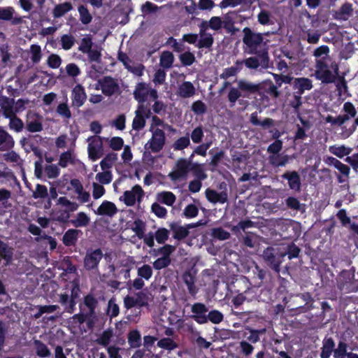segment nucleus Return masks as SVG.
Masks as SVG:
<instances>
[{
	"instance_id": "f257e3e1",
	"label": "nucleus",
	"mask_w": 358,
	"mask_h": 358,
	"mask_svg": "<svg viewBox=\"0 0 358 358\" xmlns=\"http://www.w3.org/2000/svg\"><path fill=\"white\" fill-rule=\"evenodd\" d=\"M242 31L244 52L258 56L261 59L262 66L266 68L269 62V56L267 48H262V45H265L266 43L264 42V34L256 32L248 27H244Z\"/></svg>"
},
{
	"instance_id": "f03ea898",
	"label": "nucleus",
	"mask_w": 358,
	"mask_h": 358,
	"mask_svg": "<svg viewBox=\"0 0 358 358\" xmlns=\"http://www.w3.org/2000/svg\"><path fill=\"white\" fill-rule=\"evenodd\" d=\"M261 88L259 83L241 79L237 81V87H231L228 92L227 99L229 106L234 107L238 101L240 105L244 104V99H251L260 96Z\"/></svg>"
},
{
	"instance_id": "7ed1b4c3",
	"label": "nucleus",
	"mask_w": 358,
	"mask_h": 358,
	"mask_svg": "<svg viewBox=\"0 0 358 358\" xmlns=\"http://www.w3.org/2000/svg\"><path fill=\"white\" fill-rule=\"evenodd\" d=\"M81 289L78 282L68 283L64 292L59 294L57 302L63 307L64 312L72 314L76 310L77 299L80 297Z\"/></svg>"
},
{
	"instance_id": "20e7f679",
	"label": "nucleus",
	"mask_w": 358,
	"mask_h": 358,
	"mask_svg": "<svg viewBox=\"0 0 358 358\" xmlns=\"http://www.w3.org/2000/svg\"><path fill=\"white\" fill-rule=\"evenodd\" d=\"M262 257L271 269L277 273H280V264L285 258L282 252L273 247H268L263 251Z\"/></svg>"
},
{
	"instance_id": "39448f33",
	"label": "nucleus",
	"mask_w": 358,
	"mask_h": 358,
	"mask_svg": "<svg viewBox=\"0 0 358 358\" xmlns=\"http://www.w3.org/2000/svg\"><path fill=\"white\" fill-rule=\"evenodd\" d=\"M280 236L284 239L297 237L300 232V224L292 220H282L278 223Z\"/></svg>"
},
{
	"instance_id": "423d86ee",
	"label": "nucleus",
	"mask_w": 358,
	"mask_h": 358,
	"mask_svg": "<svg viewBox=\"0 0 358 358\" xmlns=\"http://www.w3.org/2000/svg\"><path fill=\"white\" fill-rule=\"evenodd\" d=\"M315 68V76L316 79L326 84L332 83L335 81L336 76L329 69V66L324 58L316 60Z\"/></svg>"
},
{
	"instance_id": "0eeeda50",
	"label": "nucleus",
	"mask_w": 358,
	"mask_h": 358,
	"mask_svg": "<svg viewBox=\"0 0 358 358\" xmlns=\"http://www.w3.org/2000/svg\"><path fill=\"white\" fill-rule=\"evenodd\" d=\"M193 157L194 153L190 155L189 159L180 158L176 162L174 171L171 172L169 175L172 180H178L180 178L187 176L190 171Z\"/></svg>"
},
{
	"instance_id": "6e6552de",
	"label": "nucleus",
	"mask_w": 358,
	"mask_h": 358,
	"mask_svg": "<svg viewBox=\"0 0 358 358\" xmlns=\"http://www.w3.org/2000/svg\"><path fill=\"white\" fill-rule=\"evenodd\" d=\"M261 88L259 100L262 103L270 102V98L276 99L280 96V91L274 86L271 80H267L260 82Z\"/></svg>"
},
{
	"instance_id": "1a4fd4ad",
	"label": "nucleus",
	"mask_w": 358,
	"mask_h": 358,
	"mask_svg": "<svg viewBox=\"0 0 358 358\" xmlns=\"http://www.w3.org/2000/svg\"><path fill=\"white\" fill-rule=\"evenodd\" d=\"M102 258L103 252L100 248L87 250L83 260L85 268L87 271L97 269Z\"/></svg>"
},
{
	"instance_id": "9d476101",
	"label": "nucleus",
	"mask_w": 358,
	"mask_h": 358,
	"mask_svg": "<svg viewBox=\"0 0 358 358\" xmlns=\"http://www.w3.org/2000/svg\"><path fill=\"white\" fill-rule=\"evenodd\" d=\"M254 349L255 348L252 344L245 340H243L239 343V353L245 358H273L271 355L265 350H259L256 353L255 357H251Z\"/></svg>"
},
{
	"instance_id": "9b49d317",
	"label": "nucleus",
	"mask_w": 358,
	"mask_h": 358,
	"mask_svg": "<svg viewBox=\"0 0 358 358\" xmlns=\"http://www.w3.org/2000/svg\"><path fill=\"white\" fill-rule=\"evenodd\" d=\"M355 273L350 271L344 270L341 273L339 287L346 292H357L358 287L355 285Z\"/></svg>"
},
{
	"instance_id": "f8f14e48",
	"label": "nucleus",
	"mask_w": 358,
	"mask_h": 358,
	"mask_svg": "<svg viewBox=\"0 0 358 358\" xmlns=\"http://www.w3.org/2000/svg\"><path fill=\"white\" fill-rule=\"evenodd\" d=\"M191 311L193 313L191 318L199 324H206L208 307L203 303L196 302L192 305Z\"/></svg>"
},
{
	"instance_id": "ddd939ff",
	"label": "nucleus",
	"mask_w": 358,
	"mask_h": 358,
	"mask_svg": "<svg viewBox=\"0 0 358 358\" xmlns=\"http://www.w3.org/2000/svg\"><path fill=\"white\" fill-rule=\"evenodd\" d=\"M99 305L98 299L92 293H88L83 297V302L79 304L80 310L86 311L90 315L96 318V308Z\"/></svg>"
},
{
	"instance_id": "4468645a",
	"label": "nucleus",
	"mask_w": 358,
	"mask_h": 358,
	"mask_svg": "<svg viewBox=\"0 0 358 358\" xmlns=\"http://www.w3.org/2000/svg\"><path fill=\"white\" fill-rule=\"evenodd\" d=\"M166 137L164 131L161 129H156L152 131V136L149 141V148L152 152H158L162 150L165 144Z\"/></svg>"
},
{
	"instance_id": "2eb2a0df",
	"label": "nucleus",
	"mask_w": 358,
	"mask_h": 358,
	"mask_svg": "<svg viewBox=\"0 0 358 358\" xmlns=\"http://www.w3.org/2000/svg\"><path fill=\"white\" fill-rule=\"evenodd\" d=\"M87 98V96L84 87L80 84H77L71 92L72 106L77 108L83 106Z\"/></svg>"
},
{
	"instance_id": "dca6fc26",
	"label": "nucleus",
	"mask_w": 358,
	"mask_h": 358,
	"mask_svg": "<svg viewBox=\"0 0 358 358\" xmlns=\"http://www.w3.org/2000/svg\"><path fill=\"white\" fill-rule=\"evenodd\" d=\"M25 129L31 133L39 132L43 130L41 117L37 113L32 111L27 113Z\"/></svg>"
},
{
	"instance_id": "f3484780",
	"label": "nucleus",
	"mask_w": 358,
	"mask_h": 358,
	"mask_svg": "<svg viewBox=\"0 0 358 358\" xmlns=\"http://www.w3.org/2000/svg\"><path fill=\"white\" fill-rule=\"evenodd\" d=\"M282 179L287 180L290 189L294 192H300L301 180L299 173L296 171H287L282 176Z\"/></svg>"
},
{
	"instance_id": "a211bd4d",
	"label": "nucleus",
	"mask_w": 358,
	"mask_h": 358,
	"mask_svg": "<svg viewBox=\"0 0 358 358\" xmlns=\"http://www.w3.org/2000/svg\"><path fill=\"white\" fill-rule=\"evenodd\" d=\"M102 93L108 96L114 94L118 90L119 86L115 80L110 76H105L99 80Z\"/></svg>"
},
{
	"instance_id": "6ab92c4d",
	"label": "nucleus",
	"mask_w": 358,
	"mask_h": 358,
	"mask_svg": "<svg viewBox=\"0 0 358 358\" xmlns=\"http://www.w3.org/2000/svg\"><path fill=\"white\" fill-rule=\"evenodd\" d=\"M144 192L142 187L136 185L132 187L131 191H125L124 192V202L127 206H132L136 203V196L138 201L143 197Z\"/></svg>"
},
{
	"instance_id": "aec40b11",
	"label": "nucleus",
	"mask_w": 358,
	"mask_h": 358,
	"mask_svg": "<svg viewBox=\"0 0 358 358\" xmlns=\"http://www.w3.org/2000/svg\"><path fill=\"white\" fill-rule=\"evenodd\" d=\"M353 15L352 4L350 2H345L337 10L333 11V17L340 21H346Z\"/></svg>"
},
{
	"instance_id": "412c9836",
	"label": "nucleus",
	"mask_w": 358,
	"mask_h": 358,
	"mask_svg": "<svg viewBox=\"0 0 358 358\" xmlns=\"http://www.w3.org/2000/svg\"><path fill=\"white\" fill-rule=\"evenodd\" d=\"M266 328L256 329L252 327H247L244 331L243 337L245 341L253 344L259 342L261 340V337L266 334Z\"/></svg>"
},
{
	"instance_id": "4be33fe9",
	"label": "nucleus",
	"mask_w": 358,
	"mask_h": 358,
	"mask_svg": "<svg viewBox=\"0 0 358 358\" xmlns=\"http://www.w3.org/2000/svg\"><path fill=\"white\" fill-rule=\"evenodd\" d=\"M13 248L0 240V262L3 261L4 266H9L13 260Z\"/></svg>"
},
{
	"instance_id": "5701e85b",
	"label": "nucleus",
	"mask_w": 358,
	"mask_h": 358,
	"mask_svg": "<svg viewBox=\"0 0 358 358\" xmlns=\"http://www.w3.org/2000/svg\"><path fill=\"white\" fill-rule=\"evenodd\" d=\"M231 292L234 294H248L252 288L250 283L246 278L236 279L231 285Z\"/></svg>"
},
{
	"instance_id": "b1692460",
	"label": "nucleus",
	"mask_w": 358,
	"mask_h": 358,
	"mask_svg": "<svg viewBox=\"0 0 358 358\" xmlns=\"http://www.w3.org/2000/svg\"><path fill=\"white\" fill-rule=\"evenodd\" d=\"M205 194L208 201L213 203H220L223 204L226 203L228 199V195L225 191L217 192L215 189L208 188Z\"/></svg>"
},
{
	"instance_id": "393cba45",
	"label": "nucleus",
	"mask_w": 358,
	"mask_h": 358,
	"mask_svg": "<svg viewBox=\"0 0 358 358\" xmlns=\"http://www.w3.org/2000/svg\"><path fill=\"white\" fill-rule=\"evenodd\" d=\"M169 227L172 231L173 238L177 241L183 240L189 234V231L187 230L185 226H181L180 222H172Z\"/></svg>"
},
{
	"instance_id": "a878e982",
	"label": "nucleus",
	"mask_w": 358,
	"mask_h": 358,
	"mask_svg": "<svg viewBox=\"0 0 358 358\" xmlns=\"http://www.w3.org/2000/svg\"><path fill=\"white\" fill-rule=\"evenodd\" d=\"M149 85L141 82L136 84L134 91V97L138 103L145 102L149 94Z\"/></svg>"
},
{
	"instance_id": "bb28decb",
	"label": "nucleus",
	"mask_w": 358,
	"mask_h": 358,
	"mask_svg": "<svg viewBox=\"0 0 358 358\" xmlns=\"http://www.w3.org/2000/svg\"><path fill=\"white\" fill-rule=\"evenodd\" d=\"M182 279L187 285L189 293L194 296L198 292V289L195 286L196 273L191 270H187L182 274Z\"/></svg>"
},
{
	"instance_id": "cd10ccee",
	"label": "nucleus",
	"mask_w": 358,
	"mask_h": 358,
	"mask_svg": "<svg viewBox=\"0 0 358 358\" xmlns=\"http://www.w3.org/2000/svg\"><path fill=\"white\" fill-rule=\"evenodd\" d=\"M15 145L13 136L0 126V151H8Z\"/></svg>"
},
{
	"instance_id": "c85d7f7f",
	"label": "nucleus",
	"mask_w": 358,
	"mask_h": 358,
	"mask_svg": "<svg viewBox=\"0 0 358 358\" xmlns=\"http://www.w3.org/2000/svg\"><path fill=\"white\" fill-rule=\"evenodd\" d=\"M41 141V137L39 135H29L28 137H22L20 141V144L24 152L28 154L34 150L38 142Z\"/></svg>"
},
{
	"instance_id": "c756f323",
	"label": "nucleus",
	"mask_w": 358,
	"mask_h": 358,
	"mask_svg": "<svg viewBox=\"0 0 358 358\" xmlns=\"http://www.w3.org/2000/svg\"><path fill=\"white\" fill-rule=\"evenodd\" d=\"M312 80L308 78H296L294 80L293 88L296 90V94H303L306 90H310L313 88Z\"/></svg>"
},
{
	"instance_id": "7c9ffc66",
	"label": "nucleus",
	"mask_w": 358,
	"mask_h": 358,
	"mask_svg": "<svg viewBox=\"0 0 358 358\" xmlns=\"http://www.w3.org/2000/svg\"><path fill=\"white\" fill-rule=\"evenodd\" d=\"M117 208L115 204L108 201H103L95 211L96 214L99 215H107L109 217H113L117 213Z\"/></svg>"
},
{
	"instance_id": "2f4dec72",
	"label": "nucleus",
	"mask_w": 358,
	"mask_h": 358,
	"mask_svg": "<svg viewBox=\"0 0 358 358\" xmlns=\"http://www.w3.org/2000/svg\"><path fill=\"white\" fill-rule=\"evenodd\" d=\"M81 231L76 229H68L62 236V243L66 247L75 246Z\"/></svg>"
},
{
	"instance_id": "473e14b6",
	"label": "nucleus",
	"mask_w": 358,
	"mask_h": 358,
	"mask_svg": "<svg viewBox=\"0 0 358 358\" xmlns=\"http://www.w3.org/2000/svg\"><path fill=\"white\" fill-rule=\"evenodd\" d=\"M195 92L194 85L189 81H184L178 87V94L182 98L187 99L193 96Z\"/></svg>"
},
{
	"instance_id": "72a5a7b5",
	"label": "nucleus",
	"mask_w": 358,
	"mask_h": 358,
	"mask_svg": "<svg viewBox=\"0 0 358 358\" xmlns=\"http://www.w3.org/2000/svg\"><path fill=\"white\" fill-rule=\"evenodd\" d=\"M335 343L331 337H325L322 341L320 358H329L334 352Z\"/></svg>"
},
{
	"instance_id": "f704fd0d",
	"label": "nucleus",
	"mask_w": 358,
	"mask_h": 358,
	"mask_svg": "<svg viewBox=\"0 0 358 358\" xmlns=\"http://www.w3.org/2000/svg\"><path fill=\"white\" fill-rule=\"evenodd\" d=\"M14 9L12 7H6L0 8V20H11L13 24H19L22 22L21 17L13 18Z\"/></svg>"
},
{
	"instance_id": "c9c22d12",
	"label": "nucleus",
	"mask_w": 358,
	"mask_h": 358,
	"mask_svg": "<svg viewBox=\"0 0 358 358\" xmlns=\"http://www.w3.org/2000/svg\"><path fill=\"white\" fill-rule=\"evenodd\" d=\"M95 318L90 315L89 313L86 311L80 310V313L75 314L72 317V320L75 323H78L79 324H82L87 322L88 325H90L92 323L94 322V320Z\"/></svg>"
},
{
	"instance_id": "e433bc0d",
	"label": "nucleus",
	"mask_w": 358,
	"mask_h": 358,
	"mask_svg": "<svg viewBox=\"0 0 358 358\" xmlns=\"http://www.w3.org/2000/svg\"><path fill=\"white\" fill-rule=\"evenodd\" d=\"M72 8V4L69 1L56 5L52 11L53 16L56 18L61 17Z\"/></svg>"
},
{
	"instance_id": "4c0bfd02",
	"label": "nucleus",
	"mask_w": 358,
	"mask_h": 358,
	"mask_svg": "<svg viewBox=\"0 0 358 358\" xmlns=\"http://www.w3.org/2000/svg\"><path fill=\"white\" fill-rule=\"evenodd\" d=\"M128 343L132 348H137L141 345V336L140 332L134 329L129 332L127 336Z\"/></svg>"
},
{
	"instance_id": "58836bf2",
	"label": "nucleus",
	"mask_w": 358,
	"mask_h": 358,
	"mask_svg": "<svg viewBox=\"0 0 358 358\" xmlns=\"http://www.w3.org/2000/svg\"><path fill=\"white\" fill-rule=\"evenodd\" d=\"M157 200L166 206H171L175 203L176 197L173 192L164 191L157 194Z\"/></svg>"
},
{
	"instance_id": "ea45409f",
	"label": "nucleus",
	"mask_w": 358,
	"mask_h": 358,
	"mask_svg": "<svg viewBox=\"0 0 358 358\" xmlns=\"http://www.w3.org/2000/svg\"><path fill=\"white\" fill-rule=\"evenodd\" d=\"M34 343L36 348V354L38 357L46 358L50 356V350L44 343L39 340H35Z\"/></svg>"
},
{
	"instance_id": "a19ab883",
	"label": "nucleus",
	"mask_w": 358,
	"mask_h": 358,
	"mask_svg": "<svg viewBox=\"0 0 358 358\" xmlns=\"http://www.w3.org/2000/svg\"><path fill=\"white\" fill-rule=\"evenodd\" d=\"M117 160V155L110 152L101 161L100 166L103 171L110 169Z\"/></svg>"
},
{
	"instance_id": "79ce46f5",
	"label": "nucleus",
	"mask_w": 358,
	"mask_h": 358,
	"mask_svg": "<svg viewBox=\"0 0 358 358\" xmlns=\"http://www.w3.org/2000/svg\"><path fill=\"white\" fill-rule=\"evenodd\" d=\"M289 157L287 155H275L269 157V162L274 167L285 166L289 162Z\"/></svg>"
},
{
	"instance_id": "37998d69",
	"label": "nucleus",
	"mask_w": 358,
	"mask_h": 358,
	"mask_svg": "<svg viewBox=\"0 0 358 358\" xmlns=\"http://www.w3.org/2000/svg\"><path fill=\"white\" fill-rule=\"evenodd\" d=\"M176 249V246L166 244L164 246L159 248L157 250H155L154 255H162V257H165L167 259H171V255L173 252H175Z\"/></svg>"
},
{
	"instance_id": "c03bdc74",
	"label": "nucleus",
	"mask_w": 358,
	"mask_h": 358,
	"mask_svg": "<svg viewBox=\"0 0 358 358\" xmlns=\"http://www.w3.org/2000/svg\"><path fill=\"white\" fill-rule=\"evenodd\" d=\"M116 299L112 297L108 302V306L106 309V315L110 318L117 317L120 313L119 306L116 303Z\"/></svg>"
},
{
	"instance_id": "a18cd8bd",
	"label": "nucleus",
	"mask_w": 358,
	"mask_h": 358,
	"mask_svg": "<svg viewBox=\"0 0 358 358\" xmlns=\"http://www.w3.org/2000/svg\"><path fill=\"white\" fill-rule=\"evenodd\" d=\"M174 62V56L169 51H164L160 56V65L164 69H170Z\"/></svg>"
},
{
	"instance_id": "49530a36",
	"label": "nucleus",
	"mask_w": 358,
	"mask_h": 358,
	"mask_svg": "<svg viewBox=\"0 0 358 358\" xmlns=\"http://www.w3.org/2000/svg\"><path fill=\"white\" fill-rule=\"evenodd\" d=\"M157 346L160 348L171 351L177 348H178V345L176 342H175L172 338H163L160 339L157 342Z\"/></svg>"
},
{
	"instance_id": "de8ad7c7",
	"label": "nucleus",
	"mask_w": 358,
	"mask_h": 358,
	"mask_svg": "<svg viewBox=\"0 0 358 358\" xmlns=\"http://www.w3.org/2000/svg\"><path fill=\"white\" fill-rule=\"evenodd\" d=\"M138 238L141 239L144 237L145 230V223L141 219L138 218L134 220V226L131 227Z\"/></svg>"
},
{
	"instance_id": "09e8293b",
	"label": "nucleus",
	"mask_w": 358,
	"mask_h": 358,
	"mask_svg": "<svg viewBox=\"0 0 358 358\" xmlns=\"http://www.w3.org/2000/svg\"><path fill=\"white\" fill-rule=\"evenodd\" d=\"M224 320L223 314L218 310L213 309L208 311L207 315L206 323L210 322L214 324H218Z\"/></svg>"
},
{
	"instance_id": "8fccbe9b",
	"label": "nucleus",
	"mask_w": 358,
	"mask_h": 358,
	"mask_svg": "<svg viewBox=\"0 0 358 358\" xmlns=\"http://www.w3.org/2000/svg\"><path fill=\"white\" fill-rule=\"evenodd\" d=\"M80 15V20L83 24H88L92 20V16L90 13L89 10L85 5H80L78 8Z\"/></svg>"
},
{
	"instance_id": "3c124183",
	"label": "nucleus",
	"mask_w": 358,
	"mask_h": 358,
	"mask_svg": "<svg viewBox=\"0 0 358 358\" xmlns=\"http://www.w3.org/2000/svg\"><path fill=\"white\" fill-rule=\"evenodd\" d=\"M90 221V217L84 212H80L77 214L76 218L71 220V223L76 227H82L88 225Z\"/></svg>"
},
{
	"instance_id": "603ef678",
	"label": "nucleus",
	"mask_w": 358,
	"mask_h": 358,
	"mask_svg": "<svg viewBox=\"0 0 358 358\" xmlns=\"http://www.w3.org/2000/svg\"><path fill=\"white\" fill-rule=\"evenodd\" d=\"M252 273L254 274L253 278L255 280H258L257 282L259 285H261L266 278L268 275V271L264 268H262L257 264H255L254 268L252 269Z\"/></svg>"
},
{
	"instance_id": "864d4df0",
	"label": "nucleus",
	"mask_w": 358,
	"mask_h": 358,
	"mask_svg": "<svg viewBox=\"0 0 358 358\" xmlns=\"http://www.w3.org/2000/svg\"><path fill=\"white\" fill-rule=\"evenodd\" d=\"M179 59L184 66H189L192 65L196 60L194 53L190 51H185L180 54L179 55Z\"/></svg>"
},
{
	"instance_id": "5fc2aeb1",
	"label": "nucleus",
	"mask_w": 358,
	"mask_h": 358,
	"mask_svg": "<svg viewBox=\"0 0 358 358\" xmlns=\"http://www.w3.org/2000/svg\"><path fill=\"white\" fill-rule=\"evenodd\" d=\"M348 120V117L347 116H344L343 115H339L337 117H334L330 115H328L325 117V122L327 123H331L332 125H338L341 127L343 126L344 123Z\"/></svg>"
},
{
	"instance_id": "6e6d98bb",
	"label": "nucleus",
	"mask_w": 358,
	"mask_h": 358,
	"mask_svg": "<svg viewBox=\"0 0 358 358\" xmlns=\"http://www.w3.org/2000/svg\"><path fill=\"white\" fill-rule=\"evenodd\" d=\"M329 150L332 154L339 158L348 155L351 152V149L345 147V145L331 146Z\"/></svg>"
},
{
	"instance_id": "4d7b16f0",
	"label": "nucleus",
	"mask_w": 358,
	"mask_h": 358,
	"mask_svg": "<svg viewBox=\"0 0 358 358\" xmlns=\"http://www.w3.org/2000/svg\"><path fill=\"white\" fill-rule=\"evenodd\" d=\"M48 196V188L45 185L37 184L36 189L32 193V197L35 199H45Z\"/></svg>"
},
{
	"instance_id": "13d9d810",
	"label": "nucleus",
	"mask_w": 358,
	"mask_h": 358,
	"mask_svg": "<svg viewBox=\"0 0 358 358\" xmlns=\"http://www.w3.org/2000/svg\"><path fill=\"white\" fill-rule=\"evenodd\" d=\"M214 43V38L211 34L204 36H200V39L198 41L196 46L199 48H208L210 49Z\"/></svg>"
},
{
	"instance_id": "bf43d9fd",
	"label": "nucleus",
	"mask_w": 358,
	"mask_h": 358,
	"mask_svg": "<svg viewBox=\"0 0 358 358\" xmlns=\"http://www.w3.org/2000/svg\"><path fill=\"white\" fill-rule=\"evenodd\" d=\"M166 43L171 45L173 50L176 52H182L187 48L182 41L178 42L172 36L167 39Z\"/></svg>"
},
{
	"instance_id": "052dcab7",
	"label": "nucleus",
	"mask_w": 358,
	"mask_h": 358,
	"mask_svg": "<svg viewBox=\"0 0 358 358\" xmlns=\"http://www.w3.org/2000/svg\"><path fill=\"white\" fill-rule=\"evenodd\" d=\"M73 162L71 152L67 150L60 155L58 165L62 168H66L69 164H73Z\"/></svg>"
},
{
	"instance_id": "680f3d73",
	"label": "nucleus",
	"mask_w": 358,
	"mask_h": 358,
	"mask_svg": "<svg viewBox=\"0 0 358 358\" xmlns=\"http://www.w3.org/2000/svg\"><path fill=\"white\" fill-rule=\"evenodd\" d=\"M301 252L300 248L294 243L289 244L287 247L285 252H282V255L288 256L289 259H292L299 257Z\"/></svg>"
},
{
	"instance_id": "e2e57ef3",
	"label": "nucleus",
	"mask_w": 358,
	"mask_h": 358,
	"mask_svg": "<svg viewBox=\"0 0 358 358\" xmlns=\"http://www.w3.org/2000/svg\"><path fill=\"white\" fill-rule=\"evenodd\" d=\"M243 62L249 69H257L260 66H262L261 59L258 56L246 58L243 59Z\"/></svg>"
},
{
	"instance_id": "0e129e2a",
	"label": "nucleus",
	"mask_w": 358,
	"mask_h": 358,
	"mask_svg": "<svg viewBox=\"0 0 358 358\" xmlns=\"http://www.w3.org/2000/svg\"><path fill=\"white\" fill-rule=\"evenodd\" d=\"M169 231L166 228H159L155 234V238L159 244L164 243L169 238Z\"/></svg>"
},
{
	"instance_id": "69168bd1",
	"label": "nucleus",
	"mask_w": 358,
	"mask_h": 358,
	"mask_svg": "<svg viewBox=\"0 0 358 358\" xmlns=\"http://www.w3.org/2000/svg\"><path fill=\"white\" fill-rule=\"evenodd\" d=\"M93 43L90 36H87L81 39L80 45L78 47V50L86 54L92 48Z\"/></svg>"
},
{
	"instance_id": "338daca9",
	"label": "nucleus",
	"mask_w": 358,
	"mask_h": 358,
	"mask_svg": "<svg viewBox=\"0 0 358 358\" xmlns=\"http://www.w3.org/2000/svg\"><path fill=\"white\" fill-rule=\"evenodd\" d=\"M271 13L267 10H262L257 15V21L262 25L271 24Z\"/></svg>"
},
{
	"instance_id": "774afa93",
	"label": "nucleus",
	"mask_w": 358,
	"mask_h": 358,
	"mask_svg": "<svg viewBox=\"0 0 358 358\" xmlns=\"http://www.w3.org/2000/svg\"><path fill=\"white\" fill-rule=\"evenodd\" d=\"M347 349L348 345L343 341H340L337 348H334V358H345L346 356L348 357V353L347 352Z\"/></svg>"
}]
</instances>
